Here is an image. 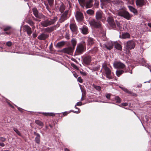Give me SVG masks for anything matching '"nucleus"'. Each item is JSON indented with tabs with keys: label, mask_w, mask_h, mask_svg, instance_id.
<instances>
[{
	"label": "nucleus",
	"mask_w": 151,
	"mask_h": 151,
	"mask_svg": "<svg viewBox=\"0 0 151 151\" xmlns=\"http://www.w3.org/2000/svg\"><path fill=\"white\" fill-rule=\"evenodd\" d=\"M73 75L74 76V77L76 78H77L78 77V75L76 73H73Z\"/></svg>",
	"instance_id": "nucleus-55"
},
{
	"label": "nucleus",
	"mask_w": 151,
	"mask_h": 151,
	"mask_svg": "<svg viewBox=\"0 0 151 151\" xmlns=\"http://www.w3.org/2000/svg\"><path fill=\"white\" fill-rule=\"evenodd\" d=\"M14 130V132L19 136H21V134L18 129L15 128H14L13 129Z\"/></svg>",
	"instance_id": "nucleus-36"
},
{
	"label": "nucleus",
	"mask_w": 151,
	"mask_h": 151,
	"mask_svg": "<svg viewBox=\"0 0 151 151\" xmlns=\"http://www.w3.org/2000/svg\"><path fill=\"white\" fill-rule=\"evenodd\" d=\"M91 61V57L90 56H87L85 57L83 59V63L85 65H89Z\"/></svg>",
	"instance_id": "nucleus-12"
},
{
	"label": "nucleus",
	"mask_w": 151,
	"mask_h": 151,
	"mask_svg": "<svg viewBox=\"0 0 151 151\" xmlns=\"http://www.w3.org/2000/svg\"><path fill=\"white\" fill-rule=\"evenodd\" d=\"M76 105L78 106H81L82 105V103L81 101H79L77 102Z\"/></svg>",
	"instance_id": "nucleus-51"
},
{
	"label": "nucleus",
	"mask_w": 151,
	"mask_h": 151,
	"mask_svg": "<svg viewBox=\"0 0 151 151\" xmlns=\"http://www.w3.org/2000/svg\"><path fill=\"white\" fill-rule=\"evenodd\" d=\"M76 106H77V105L76 104L75 106V108L76 109H78V111H74L73 110H71V111L73 112L74 113H75L76 114H78L80 112L81 110L79 109L78 108H77L76 107Z\"/></svg>",
	"instance_id": "nucleus-33"
},
{
	"label": "nucleus",
	"mask_w": 151,
	"mask_h": 151,
	"mask_svg": "<svg viewBox=\"0 0 151 151\" xmlns=\"http://www.w3.org/2000/svg\"><path fill=\"white\" fill-rule=\"evenodd\" d=\"M6 45L7 46L10 47L12 45V43L11 42L9 41L7 42Z\"/></svg>",
	"instance_id": "nucleus-45"
},
{
	"label": "nucleus",
	"mask_w": 151,
	"mask_h": 151,
	"mask_svg": "<svg viewBox=\"0 0 151 151\" xmlns=\"http://www.w3.org/2000/svg\"><path fill=\"white\" fill-rule=\"evenodd\" d=\"M46 9H47L50 12H51L50 11L49 8L48 7V6H46Z\"/></svg>",
	"instance_id": "nucleus-58"
},
{
	"label": "nucleus",
	"mask_w": 151,
	"mask_h": 151,
	"mask_svg": "<svg viewBox=\"0 0 151 151\" xmlns=\"http://www.w3.org/2000/svg\"><path fill=\"white\" fill-rule=\"evenodd\" d=\"M94 43V40L91 37H88L87 40V44L88 45H91Z\"/></svg>",
	"instance_id": "nucleus-22"
},
{
	"label": "nucleus",
	"mask_w": 151,
	"mask_h": 151,
	"mask_svg": "<svg viewBox=\"0 0 151 151\" xmlns=\"http://www.w3.org/2000/svg\"><path fill=\"white\" fill-rule=\"evenodd\" d=\"M114 42L109 41L103 45L100 44V45L101 47L104 48H106L108 50H110L112 48L114 45Z\"/></svg>",
	"instance_id": "nucleus-7"
},
{
	"label": "nucleus",
	"mask_w": 151,
	"mask_h": 151,
	"mask_svg": "<svg viewBox=\"0 0 151 151\" xmlns=\"http://www.w3.org/2000/svg\"><path fill=\"white\" fill-rule=\"evenodd\" d=\"M65 10V6L63 5H61L60 7V11L61 13H62Z\"/></svg>",
	"instance_id": "nucleus-37"
},
{
	"label": "nucleus",
	"mask_w": 151,
	"mask_h": 151,
	"mask_svg": "<svg viewBox=\"0 0 151 151\" xmlns=\"http://www.w3.org/2000/svg\"><path fill=\"white\" fill-rule=\"evenodd\" d=\"M143 66H147L146 63H145L142 65Z\"/></svg>",
	"instance_id": "nucleus-62"
},
{
	"label": "nucleus",
	"mask_w": 151,
	"mask_h": 151,
	"mask_svg": "<svg viewBox=\"0 0 151 151\" xmlns=\"http://www.w3.org/2000/svg\"><path fill=\"white\" fill-rule=\"evenodd\" d=\"M48 0V2L49 3V5L51 6L52 5L53 1L52 0Z\"/></svg>",
	"instance_id": "nucleus-41"
},
{
	"label": "nucleus",
	"mask_w": 151,
	"mask_h": 151,
	"mask_svg": "<svg viewBox=\"0 0 151 151\" xmlns=\"http://www.w3.org/2000/svg\"><path fill=\"white\" fill-rule=\"evenodd\" d=\"M32 36L33 37H36L37 36V35L36 33H33L32 34Z\"/></svg>",
	"instance_id": "nucleus-52"
},
{
	"label": "nucleus",
	"mask_w": 151,
	"mask_h": 151,
	"mask_svg": "<svg viewBox=\"0 0 151 151\" xmlns=\"http://www.w3.org/2000/svg\"><path fill=\"white\" fill-rule=\"evenodd\" d=\"M130 37L129 33L127 32L123 33L121 35L120 34L119 35V37L122 39H129Z\"/></svg>",
	"instance_id": "nucleus-15"
},
{
	"label": "nucleus",
	"mask_w": 151,
	"mask_h": 151,
	"mask_svg": "<svg viewBox=\"0 0 151 151\" xmlns=\"http://www.w3.org/2000/svg\"><path fill=\"white\" fill-rule=\"evenodd\" d=\"M72 60H73V61L75 62H77V60L73 58V59H72Z\"/></svg>",
	"instance_id": "nucleus-59"
},
{
	"label": "nucleus",
	"mask_w": 151,
	"mask_h": 151,
	"mask_svg": "<svg viewBox=\"0 0 151 151\" xmlns=\"http://www.w3.org/2000/svg\"><path fill=\"white\" fill-rule=\"evenodd\" d=\"M35 123L38 125L42 127L43 126V123L41 121L39 120H36L35 121Z\"/></svg>",
	"instance_id": "nucleus-27"
},
{
	"label": "nucleus",
	"mask_w": 151,
	"mask_h": 151,
	"mask_svg": "<svg viewBox=\"0 0 151 151\" xmlns=\"http://www.w3.org/2000/svg\"><path fill=\"white\" fill-rule=\"evenodd\" d=\"M145 0H136V4L137 6H141L146 4Z\"/></svg>",
	"instance_id": "nucleus-17"
},
{
	"label": "nucleus",
	"mask_w": 151,
	"mask_h": 151,
	"mask_svg": "<svg viewBox=\"0 0 151 151\" xmlns=\"http://www.w3.org/2000/svg\"><path fill=\"white\" fill-rule=\"evenodd\" d=\"M128 7L130 11L133 13H135L137 11L135 9L131 6H128Z\"/></svg>",
	"instance_id": "nucleus-28"
},
{
	"label": "nucleus",
	"mask_w": 151,
	"mask_h": 151,
	"mask_svg": "<svg viewBox=\"0 0 151 151\" xmlns=\"http://www.w3.org/2000/svg\"><path fill=\"white\" fill-rule=\"evenodd\" d=\"M5 34H7V35H9V33H8V32H6L5 33Z\"/></svg>",
	"instance_id": "nucleus-63"
},
{
	"label": "nucleus",
	"mask_w": 151,
	"mask_h": 151,
	"mask_svg": "<svg viewBox=\"0 0 151 151\" xmlns=\"http://www.w3.org/2000/svg\"><path fill=\"white\" fill-rule=\"evenodd\" d=\"M88 22L90 25L94 27L99 28L101 25V22L99 20L96 21L94 19H92L90 20Z\"/></svg>",
	"instance_id": "nucleus-6"
},
{
	"label": "nucleus",
	"mask_w": 151,
	"mask_h": 151,
	"mask_svg": "<svg viewBox=\"0 0 151 151\" xmlns=\"http://www.w3.org/2000/svg\"><path fill=\"white\" fill-rule=\"evenodd\" d=\"M124 72V71L122 70H117L116 71V74L117 76L119 77Z\"/></svg>",
	"instance_id": "nucleus-26"
},
{
	"label": "nucleus",
	"mask_w": 151,
	"mask_h": 151,
	"mask_svg": "<svg viewBox=\"0 0 151 151\" xmlns=\"http://www.w3.org/2000/svg\"><path fill=\"white\" fill-rule=\"evenodd\" d=\"M32 11L34 15L36 17L39 18H41V14L38 13L37 10L36 8H33L32 9Z\"/></svg>",
	"instance_id": "nucleus-18"
},
{
	"label": "nucleus",
	"mask_w": 151,
	"mask_h": 151,
	"mask_svg": "<svg viewBox=\"0 0 151 151\" xmlns=\"http://www.w3.org/2000/svg\"><path fill=\"white\" fill-rule=\"evenodd\" d=\"M93 0H88L86 3L85 6L86 8L91 7L93 5Z\"/></svg>",
	"instance_id": "nucleus-19"
},
{
	"label": "nucleus",
	"mask_w": 151,
	"mask_h": 151,
	"mask_svg": "<svg viewBox=\"0 0 151 151\" xmlns=\"http://www.w3.org/2000/svg\"><path fill=\"white\" fill-rule=\"evenodd\" d=\"M10 28L11 27H10L7 26L4 29V31H6L7 30H9L10 29Z\"/></svg>",
	"instance_id": "nucleus-40"
},
{
	"label": "nucleus",
	"mask_w": 151,
	"mask_h": 151,
	"mask_svg": "<svg viewBox=\"0 0 151 151\" xmlns=\"http://www.w3.org/2000/svg\"><path fill=\"white\" fill-rule=\"evenodd\" d=\"M102 70L107 78L111 79L113 78L114 74L111 73L110 69L105 64H103L102 65Z\"/></svg>",
	"instance_id": "nucleus-1"
},
{
	"label": "nucleus",
	"mask_w": 151,
	"mask_h": 151,
	"mask_svg": "<svg viewBox=\"0 0 151 151\" xmlns=\"http://www.w3.org/2000/svg\"><path fill=\"white\" fill-rule=\"evenodd\" d=\"M40 113L46 116H54L55 115V114L54 113H46V112H39Z\"/></svg>",
	"instance_id": "nucleus-25"
},
{
	"label": "nucleus",
	"mask_w": 151,
	"mask_h": 151,
	"mask_svg": "<svg viewBox=\"0 0 151 151\" xmlns=\"http://www.w3.org/2000/svg\"><path fill=\"white\" fill-rule=\"evenodd\" d=\"M85 45V42L84 41H82L77 46L76 49L77 52L79 53H82L86 49Z\"/></svg>",
	"instance_id": "nucleus-5"
},
{
	"label": "nucleus",
	"mask_w": 151,
	"mask_h": 151,
	"mask_svg": "<svg viewBox=\"0 0 151 151\" xmlns=\"http://www.w3.org/2000/svg\"><path fill=\"white\" fill-rule=\"evenodd\" d=\"M6 139L3 137H0V141L2 142H4L5 141Z\"/></svg>",
	"instance_id": "nucleus-50"
},
{
	"label": "nucleus",
	"mask_w": 151,
	"mask_h": 151,
	"mask_svg": "<svg viewBox=\"0 0 151 151\" xmlns=\"http://www.w3.org/2000/svg\"><path fill=\"white\" fill-rule=\"evenodd\" d=\"M68 13V11H65L64 13L62 14L61 17V18L63 19V20H65L66 19L67 15Z\"/></svg>",
	"instance_id": "nucleus-29"
},
{
	"label": "nucleus",
	"mask_w": 151,
	"mask_h": 151,
	"mask_svg": "<svg viewBox=\"0 0 151 151\" xmlns=\"http://www.w3.org/2000/svg\"><path fill=\"white\" fill-rule=\"evenodd\" d=\"M80 72L81 75L83 76H86V73L85 72L83 71H82L80 70Z\"/></svg>",
	"instance_id": "nucleus-39"
},
{
	"label": "nucleus",
	"mask_w": 151,
	"mask_h": 151,
	"mask_svg": "<svg viewBox=\"0 0 151 151\" xmlns=\"http://www.w3.org/2000/svg\"><path fill=\"white\" fill-rule=\"evenodd\" d=\"M75 16L78 22L82 21L84 18L83 14L78 11L76 12Z\"/></svg>",
	"instance_id": "nucleus-8"
},
{
	"label": "nucleus",
	"mask_w": 151,
	"mask_h": 151,
	"mask_svg": "<svg viewBox=\"0 0 151 151\" xmlns=\"http://www.w3.org/2000/svg\"><path fill=\"white\" fill-rule=\"evenodd\" d=\"M73 49L71 47H67L64 48L62 50V52L64 53L71 55L73 52Z\"/></svg>",
	"instance_id": "nucleus-13"
},
{
	"label": "nucleus",
	"mask_w": 151,
	"mask_h": 151,
	"mask_svg": "<svg viewBox=\"0 0 151 151\" xmlns=\"http://www.w3.org/2000/svg\"><path fill=\"white\" fill-rule=\"evenodd\" d=\"M34 134L35 135L36 137L35 138V141L38 144H39L40 142V135L39 134L36 132H34Z\"/></svg>",
	"instance_id": "nucleus-20"
},
{
	"label": "nucleus",
	"mask_w": 151,
	"mask_h": 151,
	"mask_svg": "<svg viewBox=\"0 0 151 151\" xmlns=\"http://www.w3.org/2000/svg\"><path fill=\"white\" fill-rule=\"evenodd\" d=\"M64 45V43L62 42H60L58 43L57 44V46L58 47H60L62 46H63Z\"/></svg>",
	"instance_id": "nucleus-38"
},
{
	"label": "nucleus",
	"mask_w": 151,
	"mask_h": 151,
	"mask_svg": "<svg viewBox=\"0 0 151 151\" xmlns=\"http://www.w3.org/2000/svg\"><path fill=\"white\" fill-rule=\"evenodd\" d=\"M80 29L81 31V33L83 34L86 35L88 33V28L86 26H83L80 28Z\"/></svg>",
	"instance_id": "nucleus-16"
},
{
	"label": "nucleus",
	"mask_w": 151,
	"mask_h": 151,
	"mask_svg": "<svg viewBox=\"0 0 151 151\" xmlns=\"http://www.w3.org/2000/svg\"><path fill=\"white\" fill-rule=\"evenodd\" d=\"M17 109L19 111H20L22 112V109L19 107H17Z\"/></svg>",
	"instance_id": "nucleus-57"
},
{
	"label": "nucleus",
	"mask_w": 151,
	"mask_h": 151,
	"mask_svg": "<svg viewBox=\"0 0 151 151\" xmlns=\"http://www.w3.org/2000/svg\"><path fill=\"white\" fill-rule=\"evenodd\" d=\"M65 151H70L67 148H65Z\"/></svg>",
	"instance_id": "nucleus-61"
},
{
	"label": "nucleus",
	"mask_w": 151,
	"mask_h": 151,
	"mask_svg": "<svg viewBox=\"0 0 151 151\" xmlns=\"http://www.w3.org/2000/svg\"><path fill=\"white\" fill-rule=\"evenodd\" d=\"M114 67L116 68H123L125 67V65L123 63L119 61H115L113 63Z\"/></svg>",
	"instance_id": "nucleus-9"
},
{
	"label": "nucleus",
	"mask_w": 151,
	"mask_h": 151,
	"mask_svg": "<svg viewBox=\"0 0 151 151\" xmlns=\"http://www.w3.org/2000/svg\"><path fill=\"white\" fill-rule=\"evenodd\" d=\"M148 25L151 27V23H149L148 24Z\"/></svg>",
	"instance_id": "nucleus-60"
},
{
	"label": "nucleus",
	"mask_w": 151,
	"mask_h": 151,
	"mask_svg": "<svg viewBox=\"0 0 151 151\" xmlns=\"http://www.w3.org/2000/svg\"><path fill=\"white\" fill-rule=\"evenodd\" d=\"M23 31L24 32H26L28 35H30L32 32L31 28L27 25H25L23 26Z\"/></svg>",
	"instance_id": "nucleus-10"
},
{
	"label": "nucleus",
	"mask_w": 151,
	"mask_h": 151,
	"mask_svg": "<svg viewBox=\"0 0 151 151\" xmlns=\"http://www.w3.org/2000/svg\"><path fill=\"white\" fill-rule=\"evenodd\" d=\"M103 13L101 11H98L96 14V18L97 20H100L102 18Z\"/></svg>",
	"instance_id": "nucleus-14"
},
{
	"label": "nucleus",
	"mask_w": 151,
	"mask_h": 151,
	"mask_svg": "<svg viewBox=\"0 0 151 151\" xmlns=\"http://www.w3.org/2000/svg\"><path fill=\"white\" fill-rule=\"evenodd\" d=\"M4 146H5V144L4 143H2V142H0V146L3 147H4Z\"/></svg>",
	"instance_id": "nucleus-53"
},
{
	"label": "nucleus",
	"mask_w": 151,
	"mask_h": 151,
	"mask_svg": "<svg viewBox=\"0 0 151 151\" xmlns=\"http://www.w3.org/2000/svg\"><path fill=\"white\" fill-rule=\"evenodd\" d=\"M128 105V104L127 103H122L120 105H119L120 106H127Z\"/></svg>",
	"instance_id": "nucleus-44"
},
{
	"label": "nucleus",
	"mask_w": 151,
	"mask_h": 151,
	"mask_svg": "<svg viewBox=\"0 0 151 151\" xmlns=\"http://www.w3.org/2000/svg\"><path fill=\"white\" fill-rule=\"evenodd\" d=\"M93 86L97 90L99 91L101 90V88L100 86H98L94 84H93Z\"/></svg>",
	"instance_id": "nucleus-34"
},
{
	"label": "nucleus",
	"mask_w": 151,
	"mask_h": 151,
	"mask_svg": "<svg viewBox=\"0 0 151 151\" xmlns=\"http://www.w3.org/2000/svg\"><path fill=\"white\" fill-rule=\"evenodd\" d=\"M57 19L55 17L50 20L46 19L42 21L40 24V25H41L43 27H47L48 26L53 24L56 21Z\"/></svg>",
	"instance_id": "nucleus-3"
},
{
	"label": "nucleus",
	"mask_w": 151,
	"mask_h": 151,
	"mask_svg": "<svg viewBox=\"0 0 151 151\" xmlns=\"http://www.w3.org/2000/svg\"><path fill=\"white\" fill-rule=\"evenodd\" d=\"M47 37V35L45 34H42L39 36L37 38L40 40H44Z\"/></svg>",
	"instance_id": "nucleus-23"
},
{
	"label": "nucleus",
	"mask_w": 151,
	"mask_h": 151,
	"mask_svg": "<svg viewBox=\"0 0 151 151\" xmlns=\"http://www.w3.org/2000/svg\"><path fill=\"white\" fill-rule=\"evenodd\" d=\"M135 46V43L133 40H129L127 42L125 46V48L127 50V52H129V50L133 49Z\"/></svg>",
	"instance_id": "nucleus-4"
},
{
	"label": "nucleus",
	"mask_w": 151,
	"mask_h": 151,
	"mask_svg": "<svg viewBox=\"0 0 151 151\" xmlns=\"http://www.w3.org/2000/svg\"><path fill=\"white\" fill-rule=\"evenodd\" d=\"M110 1V0H100L102 2H105L106 1Z\"/></svg>",
	"instance_id": "nucleus-56"
},
{
	"label": "nucleus",
	"mask_w": 151,
	"mask_h": 151,
	"mask_svg": "<svg viewBox=\"0 0 151 151\" xmlns=\"http://www.w3.org/2000/svg\"><path fill=\"white\" fill-rule=\"evenodd\" d=\"M107 21L112 28H114L116 27L115 24L114 22L113 17L111 16L108 17Z\"/></svg>",
	"instance_id": "nucleus-11"
},
{
	"label": "nucleus",
	"mask_w": 151,
	"mask_h": 151,
	"mask_svg": "<svg viewBox=\"0 0 151 151\" xmlns=\"http://www.w3.org/2000/svg\"><path fill=\"white\" fill-rule=\"evenodd\" d=\"M70 29L72 32H75L77 29V27L76 24H70Z\"/></svg>",
	"instance_id": "nucleus-24"
},
{
	"label": "nucleus",
	"mask_w": 151,
	"mask_h": 151,
	"mask_svg": "<svg viewBox=\"0 0 151 151\" xmlns=\"http://www.w3.org/2000/svg\"><path fill=\"white\" fill-rule=\"evenodd\" d=\"M114 47L116 49L120 51L122 50V48L121 45L117 41L114 42Z\"/></svg>",
	"instance_id": "nucleus-21"
},
{
	"label": "nucleus",
	"mask_w": 151,
	"mask_h": 151,
	"mask_svg": "<svg viewBox=\"0 0 151 151\" xmlns=\"http://www.w3.org/2000/svg\"><path fill=\"white\" fill-rule=\"evenodd\" d=\"M118 15L120 16L123 17L127 20H129L132 16L127 11L125 10H122L118 13Z\"/></svg>",
	"instance_id": "nucleus-2"
},
{
	"label": "nucleus",
	"mask_w": 151,
	"mask_h": 151,
	"mask_svg": "<svg viewBox=\"0 0 151 151\" xmlns=\"http://www.w3.org/2000/svg\"><path fill=\"white\" fill-rule=\"evenodd\" d=\"M71 42L73 46V47L74 48L76 44V41L75 39H73L71 40Z\"/></svg>",
	"instance_id": "nucleus-32"
},
{
	"label": "nucleus",
	"mask_w": 151,
	"mask_h": 151,
	"mask_svg": "<svg viewBox=\"0 0 151 151\" xmlns=\"http://www.w3.org/2000/svg\"><path fill=\"white\" fill-rule=\"evenodd\" d=\"M65 37L67 39H69V35L67 32H66L65 33Z\"/></svg>",
	"instance_id": "nucleus-49"
},
{
	"label": "nucleus",
	"mask_w": 151,
	"mask_h": 151,
	"mask_svg": "<svg viewBox=\"0 0 151 151\" xmlns=\"http://www.w3.org/2000/svg\"><path fill=\"white\" fill-rule=\"evenodd\" d=\"M71 65V66L74 68L76 69H78V67H77V66L76 65H75V64H73V63H72Z\"/></svg>",
	"instance_id": "nucleus-48"
},
{
	"label": "nucleus",
	"mask_w": 151,
	"mask_h": 151,
	"mask_svg": "<svg viewBox=\"0 0 151 151\" xmlns=\"http://www.w3.org/2000/svg\"><path fill=\"white\" fill-rule=\"evenodd\" d=\"M106 96L107 99H110V98L111 95L110 94L107 93L106 95Z\"/></svg>",
	"instance_id": "nucleus-47"
},
{
	"label": "nucleus",
	"mask_w": 151,
	"mask_h": 151,
	"mask_svg": "<svg viewBox=\"0 0 151 151\" xmlns=\"http://www.w3.org/2000/svg\"><path fill=\"white\" fill-rule=\"evenodd\" d=\"M1 151H10L9 150H2Z\"/></svg>",
	"instance_id": "nucleus-64"
},
{
	"label": "nucleus",
	"mask_w": 151,
	"mask_h": 151,
	"mask_svg": "<svg viewBox=\"0 0 151 151\" xmlns=\"http://www.w3.org/2000/svg\"><path fill=\"white\" fill-rule=\"evenodd\" d=\"M68 113H67V112H65L63 113V116H65Z\"/></svg>",
	"instance_id": "nucleus-54"
},
{
	"label": "nucleus",
	"mask_w": 151,
	"mask_h": 151,
	"mask_svg": "<svg viewBox=\"0 0 151 151\" xmlns=\"http://www.w3.org/2000/svg\"><path fill=\"white\" fill-rule=\"evenodd\" d=\"M28 23L31 26H33L34 24V22L31 20L29 21Z\"/></svg>",
	"instance_id": "nucleus-43"
},
{
	"label": "nucleus",
	"mask_w": 151,
	"mask_h": 151,
	"mask_svg": "<svg viewBox=\"0 0 151 151\" xmlns=\"http://www.w3.org/2000/svg\"><path fill=\"white\" fill-rule=\"evenodd\" d=\"M115 100L117 103H120L121 101L120 98L118 96H116L115 97Z\"/></svg>",
	"instance_id": "nucleus-35"
},
{
	"label": "nucleus",
	"mask_w": 151,
	"mask_h": 151,
	"mask_svg": "<svg viewBox=\"0 0 151 151\" xmlns=\"http://www.w3.org/2000/svg\"><path fill=\"white\" fill-rule=\"evenodd\" d=\"M119 87L121 88L122 90H123L124 91L126 92V93L130 94L131 93V92L128 91L127 88H126L123 86H119Z\"/></svg>",
	"instance_id": "nucleus-30"
},
{
	"label": "nucleus",
	"mask_w": 151,
	"mask_h": 151,
	"mask_svg": "<svg viewBox=\"0 0 151 151\" xmlns=\"http://www.w3.org/2000/svg\"><path fill=\"white\" fill-rule=\"evenodd\" d=\"M80 4H83L84 3L85 0H78Z\"/></svg>",
	"instance_id": "nucleus-46"
},
{
	"label": "nucleus",
	"mask_w": 151,
	"mask_h": 151,
	"mask_svg": "<svg viewBox=\"0 0 151 151\" xmlns=\"http://www.w3.org/2000/svg\"><path fill=\"white\" fill-rule=\"evenodd\" d=\"M86 12L88 14L92 15L94 13V11L92 9H88L87 11Z\"/></svg>",
	"instance_id": "nucleus-31"
},
{
	"label": "nucleus",
	"mask_w": 151,
	"mask_h": 151,
	"mask_svg": "<svg viewBox=\"0 0 151 151\" xmlns=\"http://www.w3.org/2000/svg\"><path fill=\"white\" fill-rule=\"evenodd\" d=\"M77 81L80 83H82L83 82V80L81 77H78L77 79Z\"/></svg>",
	"instance_id": "nucleus-42"
}]
</instances>
